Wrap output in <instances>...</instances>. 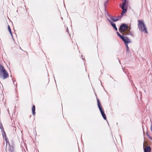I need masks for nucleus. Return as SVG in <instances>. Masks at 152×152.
I'll return each mask as SVG.
<instances>
[{
  "label": "nucleus",
  "mask_w": 152,
  "mask_h": 152,
  "mask_svg": "<svg viewBox=\"0 0 152 152\" xmlns=\"http://www.w3.org/2000/svg\"><path fill=\"white\" fill-rule=\"evenodd\" d=\"M128 27L126 24L123 23L120 26L119 30L121 33H124L123 34H124L126 33V32H125V31L126 30L127 31L128 29ZM122 34H123L122 33Z\"/></svg>",
  "instance_id": "3"
},
{
  "label": "nucleus",
  "mask_w": 152,
  "mask_h": 152,
  "mask_svg": "<svg viewBox=\"0 0 152 152\" xmlns=\"http://www.w3.org/2000/svg\"><path fill=\"white\" fill-rule=\"evenodd\" d=\"M151 148L149 146H146L144 148V152H151Z\"/></svg>",
  "instance_id": "7"
},
{
  "label": "nucleus",
  "mask_w": 152,
  "mask_h": 152,
  "mask_svg": "<svg viewBox=\"0 0 152 152\" xmlns=\"http://www.w3.org/2000/svg\"><path fill=\"white\" fill-rule=\"evenodd\" d=\"M35 105H33L32 106V114L34 115H35Z\"/></svg>",
  "instance_id": "12"
},
{
  "label": "nucleus",
  "mask_w": 152,
  "mask_h": 152,
  "mask_svg": "<svg viewBox=\"0 0 152 152\" xmlns=\"http://www.w3.org/2000/svg\"><path fill=\"white\" fill-rule=\"evenodd\" d=\"M13 130H15V131H16V128H15V127H13Z\"/></svg>",
  "instance_id": "21"
},
{
  "label": "nucleus",
  "mask_w": 152,
  "mask_h": 152,
  "mask_svg": "<svg viewBox=\"0 0 152 152\" xmlns=\"http://www.w3.org/2000/svg\"><path fill=\"white\" fill-rule=\"evenodd\" d=\"M151 132H152V124H151Z\"/></svg>",
  "instance_id": "22"
},
{
  "label": "nucleus",
  "mask_w": 152,
  "mask_h": 152,
  "mask_svg": "<svg viewBox=\"0 0 152 152\" xmlns=\"http://www.w3.org/2000/svg\"><path fill=\"white\" fill-rule=\"evenodd\" d=\"M110 19L111 20H112L113 21H116L117 20H118V19L117 18H113L112 17H111Z\"/></svg>",
  "instance_id": "16"
},
{
  "label": "nucleus",
  "mask_w": 152,
  "mask_h": 152,
  "mask_svg": "<svg viewBox=\"0 0 152 152\" xmlns=\"http://www.w3.org/2000/svg\"><path fill=\"white\" fill-rule=\"evenodd\" d=\"M108 1L107 0V1L104 3V6L105 7H106V5L107 4Z\"/></svg>",
  "instance_id": "18"
},
{
  "label": "nucleus",
  "mask_w": 152,
  "mask_h": 152,
  "mask_svg": "<svg viewBox=\"0 0 152 152\" xmlns=\"http://www.w3.org/2000/svg\"><path fill=\"white\" fill-rule=\"evenodd\" d=\"M122 9V11L121 13V15H123L126 12V9H125L124 7H121Z\"/></svg>",
  "instance_id": "10"
},
{
  "label": "nucleus",
  "mask_w": 152,
  "mask_h": 152,
  "mask_svg": "<svg viewBox=\"0 0 152 152\" xmlns=\"http://www.w3.org/2000/svg\"><path fill=\"white\" fill-rule=\"evenodd\" d=\"M67 31L68 32V29L67 28Z\"/></svg>",
  "instance_id": "25"
},
{
  "label": "nucleus",
  "mask_w": 152,
  "mask_h": 152,
  "mask_svg": "<svg viewBox=\"0 0 152 152\" xmlns=\"http://www.w3.org/2000/svg\"><path fill=\"white\" fill-rule=\"evenodd\" d=\"M122 1H123V4L121 7H124V6H125L126 2V0H122Z\"/></svg>",
  "instance_id": "14"
},
{
  "label": "nucleus",
  "mask_w": 152,
  "mask_h": 152,
  "mask_svg": "<svg viewBox=\"0 0 152 152\" xmlns=\"http://www.w3.org/2000/svg\"><path fill=\"white\" fill-rule=\"evenodd\" d=\"M125 34H126L128 35H131L133 37L134 36V33L130 31V29H128L127 30V32H126V33Z\"/></svg>",
  "instance_id": "9"
},
{
  "label": "nucleus",
  "mask_w": 152,
  "mask_h": 152,
  "mask_svg": "<svg viewBox=\"0 0 152 152\" xmlns=\"http://www.w3.org/2000/svg\"><path fill=\"white\" fill-rule=\"evenodd\" d=\"M0 128L1 129V131H4V130L2 124L1 122H0Z\"/></svg>",
  "instance_id": "17"
},
{
  "label": "nucleus",
  "mask_w": 152,
  "mask_h": 152,
  "mask_svg": "<svg viewBox=\"0 0 152 152\" xmlns=\"http://www.w3.org/2000/svg\"><path fill=\"white\" fill-rule=\"evenodd\" d=\"M148 137L149 138V139L151 140H152V137L150 136H148Z\"/></svg>",
  "instance_id": "20"
},
{
  "label": "nucleus",
  "mask_w": 152,
  "mask_h": 152,
  "mask_svg": "<svg viewBox=\"0 0 152 152\" xmlns=\"http://www.w3.org/2000/svg\"><path fill=\"white\" fill-rule=\"evenodd\" d=\"M127 41V42H124V43H125V44L126 45V51H127V52H128L129 51V47L128 46V44L129 43H131L132 41L130 39H128V40H127V41Z\"/></svg>",
  "instance_id": "5"
},
{
  "label": "nucleus",
  "mask_w": 152,
  "mask_h": 152,
  "mask_svg": "<svg viewBox=\"0 0 152 152\" xmlns=\"http://www.w3.org/2000/svg\"><path fill=\"white\" fill-rule=\"evenodd\" d=\"M9 77L8 74L4 67L0 65V77H2L5 79Z\"/></svg>",
  "instance_id": "2"
},
{
  "label": "nucleus",
  "mask_w": 152,
  "mask_h": 152,
  "mask_svg": "<svg viewBox=\"0 0 152 152\" xmlns=\"http://www.w3.org/2000/svg\"><path fill=\"white\" fill-rule=\"evenodd\" d=\"M97 102L98 107L99 108L100 110L101 114L104 120H106V116L104 113V112L102 108L101 107L100 103V102L99 101L98 99H97Z\"/></svg>",
  "instance_id": "4"
},
{
  "label": "nucleus",
  "mask_w": 152,
  "mask_h": 152,
  "mask_svg": "<svg viewBox=\"0 0 152 152\" xmlns=\"http://www.w3.org/2000/svg\"><path fill=\"white\" fill-rule=\"evenodd\" d=\"M117 34L118 36L120 34L118 31L117 32Z\"/></svg>",
  "instance_id": "24"
},
{
  "label": "nucleus",
  "mask_w": 152,
  "mask_h": 152,
  "mask_svg": "<svg viewBox=\"0 0 152 152\" xmlns=\"http://www.w3.org/2000/svg\"><path fill=\"white\" fill-rule=\"evenodd\" d=\"M122 15H121V16H119L118 17V18H121V17H122Z\"/></svg>",
  "instance_id": "23"
},
{
  "label": "nucleus",
  "mask_w": 152,
  "mask_h": 152,
  "mask_svg": "<svg viewBox=\"0 0 152 152\" xmlns=\"http://www.w3.org/2000/svg\"><path fill=\"white\" fill-rule=\"evenodd\" d=\"M1 132H2V135L3 138H5L6 137H7L6 135V134L5 133V132L4 130V131H1Z\"/></svg>",
  "instance_id": "13"
},
{
  "label": "nucleus",
  "mask_w": 152,
  "mask_h": 152,
  "mask_svg": "<svg viewBox=\"0 0 152 152\" xmlns=\"http://www.w3.org/2000/svg\"><path fill=\"white\" fill-rule=\"evenodd\" d=\"M108 20L110 22V23L111 24V25L113 26V28L115 29L116 31H117L118 29L116 27L115 24V23H114L112 21H111L109 19H108Z\"/></svg>",
  "instance_id": "8"
},
{
  "label": "nucleus",
  "mask_w": 152,
  "mask_h": 152,
  "mask_svg": "<svg viewBox=\"0 0 152 152\" xmlns=\"http://www.w3.org/2000/svg\"><path fill=\"white\" fill-rule=\"evenodd\" d=\"M118 36L122 39V40L124 42H126L128 39H130L129 38L126 37H124L121 35L120 34Z\"/></svg>",
  "instance_id": "6"
},
{
  "label": "nucleus",
  "mask_w": 152,
  "mask_h": 152,
  "mask_svg": "<svg viewBox=\"0 0 152 152\" xmlns=\"http://www.w3.org/2000/svg\"><path fill=\"white\" fill-rule=\"evenodd\" d=\"M138 26L140 31L144 33H148L147 28L143 21L139 20L138 21Z\"/></svg>",
  "instance_id": "1"
},
{
  "label": "nucleus",
  "mask_w": 152,
  "mask_h": 152,
  "mask_svg": "<svg viewBox=\"0 0 152 152\" xmlns=\"http://www.w3.org/2000/svg\"><path fill=\"white\" fill-rule=\"evenodd\" d=\"M8 31H9L10 34H11V36H12L13 40H14V39L13 37V35H12V31H11V29L10 28V26L9 25H8Z\"/></svg>",
  "instance_id": "11"
},
{
  "label": "nucleus",
  "mask_w": 152,
  "mask_h": 152,
  "mask_svg": "<svg viewBox=\"0 0 152 152\" xmlns=\"http://www.w3.org/2000/svg\"><path fill=\"white\" fill-rule=\"evenodd\" d=\"M5 141L6 143V145H7V144H8L9 145H10V143L9 141V140L8 138H7V137H6L5 138Z\"/></svg>",
  "instance_id": "15"
},
{
  "label": "nucleus",
  "mask_w": 152,
  "mask_h": 152,
  "mask_svg": "<svg viewBox=\"0 0 152 152\" xmlns=\"http://www.w3.org/2000/svg\"><path fill=\"white\" fill-rule=\"evenodd\" d=\"M10 152H15V151L13 149L12 150H11L10 149Z\"/></svg>",
  "instance_id": "19"
}]
</instances>
